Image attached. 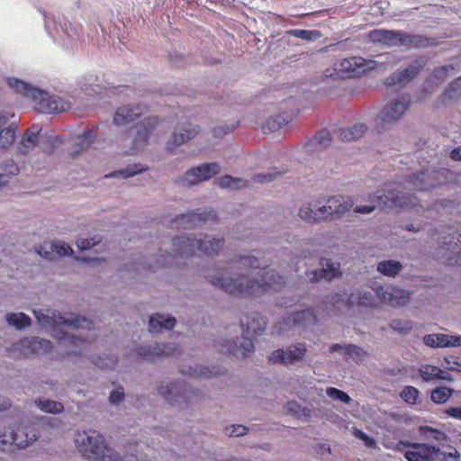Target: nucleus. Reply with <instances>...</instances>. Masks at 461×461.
<instances>
[{"mask_svg":"<svg viewBox=\"0 0 461 461\" xmlns=\"http://www.w3.org/2000/svg\"><path fill=\"white\" fill-rule=\"evenodd\" d=\"M279 172L275 171L274 173H267V174H257L254 176L255 181L259 183H267L274 180L277 175H279Z\"/></svg>","mask_w":461,"mask_h":461,"instance_id":"nucleus-63","label":"nucleus"},{"mask_svg":"<svg viewBox=\"0 0 461 461\" xmlns=\"http://www.w3.org/2000/svg\"><path fill=\"white\" fill-rule=\"evenodd\" d=\"M173 255L167 252L162 253L160 252L158 255V258L156 259L154 265L141 263L133 267L135 272H140L141 270H149L150 272H155L160 267H166L173 265Z\"/></svg>","mask_w":461,"mask_h":461,"instance_id":"nucleus-35","label":"nucleus"},{"mask_svg":"<svg viewBox=\"0 0 461 461\" xmlns=\"http://www.w3.org/2000/svg\"><path fill=\"white\" fill-rule=\"evenodd\" d=\"M41 131V128L38 125H32L28 129L19 142L18 152L27 155L33 150L40 141Z\"/></svg>","mask_w":461,"mask_h":461,"instance_id":"nucleus-28","label":"nucleus"},{"mask_svg":"<svg viewBox=\"0 0 461 461\" xmlns=\"http://www.w3.org/2000/svg\"><path fill=\"white\" fill-rule=\"evenodd\" d=\"M379 203L386 208L402 207L405 205V200L402 193L397 190H389L377 196Z\"/></svg>","mask_w":461,"mask_h":461,"instance_id":"nucleus-36","label":"nucleus"},{"mask_svg":"<svg viewBox=\"0 0 461 461\" xmlns=\"http://www.w3.org/2000/svg\"><path fill=\"white\" fill-rule=\"evenodd\" d=\"M323 202L327 203L321 206L327 208V219L332 215L339 218L348 212L354 205V202L351 198L345 199L341 195H333L327 200L323 198Z\"/></svg>","mask_w":461,"mask_h":461,"instance_id":"nucleus-25","label":"nucleus"},{"mask_svg":"<svg viewBox=\"0 0 461 461\" xmlns=\"http://www.w3.org/2000/svg\"><path fill=\"white\" fill-rule=\"evenodd\" d=\"M286 411L290 413L294 414L298 418L310 416V410L303 407L296 401H290L285 405Z\"/></svg>","mask_w":461,"mask_h":461,"instance_id":"nucleus-53","label":"nucleus"},{"mask_svg":"<svg viewBox=\"0 0 461 461\" xmlns=\"http://www.w3.org/2000/svg\"><path fill=\"white\" fill-rule=\"evenodd\" d=\"M423 343L432 348L459 347L461 346V335L428 334L423 337Z\"/></svg>","mask_w":461,"mask_h":461,"instance_id":"nucleus-26","label":"nucleus"},{"mask_svg":"<svg viewBox=\"0 0 461 461\" xmlns=\"http://www.w3.org/2000/svg\"><path fill=\"white\" fill-rule=\"evenodd\" d=\"M289 122L287 117H285L282 114L270 116L266 123L263 125L262 129L264 132H274L278 131L282 126L285 125Z\"/></svg>","mask_w":461,"mask_h":461,"instance_id":"nucleus-43","label":"nucleus"},{"mask_svg":"<svg viewBox=\"0 0 461 461\" xmlns=\"http://www.w3.org/2000/svg\"><path fill=\"white\" fill-rule=\"evenodd\" d=\"M76 445L82 456L94 461H123L113 449L107 447L105 439L96 430L78 432Z\"/></svg>","mask_w":461,"mask_h":461,"instance_id":"nucleus-5","label":"nucleus"},{"mask_svg":"<svg viewBox=\"0 0 461 461\" xmlns=\"http://www.w3.org/2000/svg\"><path fill=\"white\" fill-rule=\"evenodd\" d=\"M410 104L409 96L389 101L375 120L376 130L382 132L387 126L395 123L408 111Z\"/></svg>","mask_w":461,"mask_h":461,"instance_id":"nucleus-9","label":"nucleus"},{"mask_svg":"<svg viewBox=\"0 0 461 461\" xmlns=\"http://www.w3.org/2000/svg\"><path fill=\"white\" fill-rule=\"evenodd\" d=\"M217 221V213L215 211L197 209L195 211H189L185 213L177 215L172 221V224L183 229H192L198 226H203L208 222H214Z\"/></svg>","mask_w":461,"mask_h":461,"instance_id":"nucleus-13","label":"nucleus"},{"mask_svg":"<svg viewBox=\"0 0 461 461\" xmlns=\"http://www.w3.org/2000/svg\"><path fill=\"white\" fill-rule=\"evenodd\" d=\"M376 269L383 276L395 277L402 271V265L393 259L382 260L377 264Z\"/></svg>","mask_w":461,"mask_h":461,"instance_id":"nucleus-37","label":"nucleus"},{"mask_svg":"<svg viewBox=\"0 0 461 461\" xmlns=\"http://www.w3.org/2000/svg\"><path fill=\"white\" fill-rule=\"evenodd\" d=\"M218 184L221 188L240 189L246 185V181L242 178H237L230 175H225L219 178Z\"/></svg>","mask_w":461,"mask_h":461,"instance_id":"nucleus-46","label":"nucleus"},{"mask_svg":"<svg viewBox=\"0 0 461 461\" xmlns=\"http://www.w3.org/2000/svg\"><path fill=\"white\" fill-rule=\"evenodd\" d=\"M435 456H441L444 461H460V453L456 448L452 452H445L439 449V452H435Z\"/></svg>","mask_w":461,"mask_h":461,"instance_id":"nucleus-61","label":"nucleus"},{"mask_svg":"<svg viewBox=\"0 0 461 461\" xmlns=\"http://www.w3.org/2000/svg\"><path fill=\"white\" fill-rule=\"evenodd\" d=\"M248 432V428L243 425H231L229 428H226V435L229 437H241L246 435Z\"/></svg>","mask_w":461,"mask_h":461,"instance_id":"nucleus-60","label":"nucleus"},{"mask_svg":"<svg viewBox=\"0 0 461 461\" xmlns=\"http://www.w3.org/2000/svg\"><path fill=\"white\" fill-rule=\"evenodd\" d=\"M444 412L451 418L461 420V406L447 408Z\"/></svg>","mask_w":461,"mask_h":461,"instance_id":"nucleus-64","label":"nucleus"},{"mask_svg":"<svg viewBox=\"0 0 461 461\" xmlns=\"http://www.w3.org/2000/svg\"><path fill=\"white\" fill-rule=\"evenodd\" d=\"M435 45V40L424 35L404 32L403 47L422 49Z\"/></svg>","mask_w":461,"mask_h":461,"instance_id":"nucleus-34","label":"nucleus"},{"mask_svg":"<svg viewBox=\"0 0 461 461\" xmlns=\"http://www.w3.org/2000/svg\"><path fill=\"white\" fill-rule=\"evenodd\" d=\"M267 321L265 318L258 313L253 312L246 318V323L243 320L240 321V327L243 335L236 339H224L223 342L215 341V347L222 353L234 355L238 357H244L253 351L254 343L251 337L260 336L266 330Z\"/></svg>","mask_w":461,"mask_h":461,"instance_id":"nucleus-3","label":"nucleus"},{"mask_svg":"<svg viewBox=\"0 0 461 461\" xmlns=\"http://www.w3.org/2000/svg\"><path fill=\"white\" fill-rule=\"evenodd\" d=\"M215 287L236 296H259L269 289L279 290L285 285V277L275 269L267 268L255 256H239L227 267L215 269L206 276Z\"/></svg>","mask_w":461,"mask_h":461,"instance_id":"nucleus-1","label":"nucleus"},{"mask_svg":"<svg viewBox=\"0 0 461 461\" xmlns=\"http://www.w3.org/2000/svg\"><path fill=\"white\" fill-rule=\"evenodd\" d=\"M146 111L147 106L141 104L121 106L114 113L113 122L117 126L128 124L140 117Z\"/></svg>","mask_w":461,"mask_h":461,"instance_id":"nucleus-23","label":"nucleus"},{"mask_svg":"<svg viewBox=\"0 0 461 461\" xmlns=\"http://www.w3.org/2000/svg\"><path fill=\"white\" fill-rule=\"evenodd\" d=\"M320 264L321 266V268L306 272V276L311 282L330 281L340 275L339 265L332 262L330 259L321 258Z\"/></svg>","mask_w":461,"mask_h":461,"instance_id":"nucleus-19","label":"nucleus"},{"mask_svg":"<svg viewBox=\"0 0 461 461\" xmlns=\"http://www.w3.org/2000/svg\"><path fill=\"white\" fill-rule=\"evenodd\" d=\"M454 390L449 387H437L431 391L430 399L434 403L443 404L453 395Z\"/></svg>","mask_w":461,"mask_h":461,"instance_id":"nucleus-44","label":"nucleus"},{"mask_svg":"<svg viewBox=\"0 0 461 461\" xmlns=\"http://www.w3.org/2000/svg\"><path fill=\"white\" fill-rule=\"evenodd\" d=\"M34 316L42 328L53 326H65L77 330V333H68L61 329L54 330V337L58 339L60 348L65 349L67 355H79L85 346L95 342L94 334L89 330L92 323L85 317L74 313L62 314L58 311L34 310Z\"/></svg>","mask_w":461,"mask_h":461,"instance_id":"nucleus-2","label":"nucleus"},{"mask_svg":"<svg viewBox=\"0 0 461 461\" xmlns=\"http://www.w3.org/2000/svg\"><path fill=\"white\" fill-rule=\"evenodd\" d=\"M50 249L59 256H72L74 254L73 249L65 241L53 240L50 243Z\"/></svg>","mask_w":461,"mask_h":461,"instance_id":"nucleus-50","label":"nucleus"},{"mask_svg":"<svg viewBox=\"0 0 461 461\" xmlns=\"http://www.w3.org/2000/svg\"><path fill=\"white\" fill-rule=\"evenodd\" d=\"M199 132V127L191 122H181L175 129L171 138L167 142V148L172 151L178 146L194 138Z\"/></svg>","mask_w":461,"mask_h":461,"instance_id":"nucleus-18","label":"nucleus"},{"mask_svg":"<svg viewBox=\"0 0 461 461\" xmlns=\"http://www.w3.org/2000/svg\"><path fill=\"white\" fill-rule=\"evenodd\" d=\"M157 122L158 120L156 117H148L145 118L140 124H137L136 135L132 140V149L139 150L146 145L149 136L155 128Z\"/></svg>","mask_w":461,"mask_h":461,"instance_id":"nucleus-27","label":"nucleus"},{"mask_svg":"<svg viewBox=\"0 0 461 461\" xmlns=\"http://www.w3.org/2000/svg\"><path fill=\"white\" fill-rule=\"evenodd\" d=\"M8 86L17 94L31 98L37 110L42 113H59L70 108L71 103L58 95H50L49 92L35 87L23 80L9 77Z\"/></svg>","mask_w":461,"mask_h":461,"instance_id":"nucleus-4","label":"nucleus"},{"mask_svg":"<svg viewBox=\"0 0 461 461\" xmlns=\"http://www.w3.org/2000/svg\"><path fill=\"white\" fill-rule=\"evenodd\" d=\"M40 438L36 424L21 423L9 427L4 431L0 430V449L5 450V446L15 445L19 448H25Z\"/></svg>","mask_w":461,"mask_h":461,"instance_id":"nucleus-8","label":"nucleus"},{"mask_svg":"<svg viewBox=\"0 0 461 461\" xmlns=\"http://www.w3.org/2000/svg\"><path fill=\"white\" fill-rule=\"evenodd\" d=\"M148 169L147 167L141 164L130 165L125 168L115 170L110 174L105 175L106 178L121 177L123 179L134 176L140 173L145 172Z\"/></svg>","mask_w":461,"mask_h":461,"instance_id":"nucleus-39","label":"nucleus"},{"mask_svg":"<svg viewBox=\"0 0 461 461\" xmlns=\"http://www.w3.org/2000/svg\"><path fill=\"white\" fill-rule=\"evenodd\" d=\"M442 373V369L436 366L422 365L419 368V374L423 382H429L438 378V374Z\"/></svg>","mask_w":461,"mask_h":461,"instance_id":"nucleus-47","label":"nucleus"},{"mask_svg":"<svg viewBox=\"0 0 461 461\" xmlns=\"http://www.w3.org/2000/svg\"><path fill=\"white\" fill-rule=\"evenodd\" d=\"M2 167L4 171L9 176H16L20 172L19 167L12 158L4 160L2 163Z\"/></svg>","mask_w":461,"mask_h":461,"instance_id":"nucleus-57","label":"nucleus"},{"mask_svg":"<svg viewBox=\"0 0 461 461\" xmlns=\"http://www.w3.org/2000/svg\"><path fill=\"white\" fill-rule=\"evenodd\" d=\"M96 135L92 130H85L82 134L78 135L74 141L75 154H78L81 150L87 149L95 139Z\"/></svg>","mask_w":461,"mask_h":461,"instance_id":"nucleus-41","label":"nucleus"},{"mask_svg":"<svg viewBox=\"0 0 461 461\" xmlns=\"http://www.w3.org/2000/svg\"><path fill=\"white\" fill-rule=\"evenodd\" d=\"M390 328L401 334H407L412 330V324L405 320H393L389 324Z\"/></svg>","mask_w":461,"mask_h":461,"instance_id":"nucleus-54","label":"nucleus"},{"mask_svg":"<svg viewBox=\"0 0 461 461\" xmlns=\"http://www.w3.org/2000/svg\"><path fill=\"white\" fill-rule=\"evenodd\" d=\"M299 216L303 221L309 222L327 220V208L320 206L317 209H313L311 204H307L300 209Z\"/></svg>","mask_w":461,"mask_h":461,"instance_id":"nucleus-33","label":"nucleus"},{"mask_svg":"<svg viewBox=\"0 0 461 461\" xmlns=\"http://www.w3.org/2000/svg\"><path fill=\"white\" fill-rule=\"evenodd\" d=\"M428 61L429 58L426 55L415 58L405 68L392 73L385 80L386 85L390 86H405L417 77Z\"/></svg>","mask_w":461,"mask_h":461,"instance_id":"nucleus-10","label":"nucleus"},{"mask_svg":"<svg viewBox=\"0 0 461 461\" xmlns=\"http://www.w3.org/2000/svg\"><path fill=\"white\" fill-rule=\"evenodd\" d=\"M100 242H101V237L95 236V237L89 238V239H79L77 241V246L80 250L84 251V250H87V249L95 247V245L99 244Z\"/></svg>","mask_w":461,"mask_h":461,"instance_id":"nucleus-55","label":"nucleus"},{"mask_svg":"<svg viewBox=\"0 0 461 461\" xmlns=\"http://www.w3.org/2000/svg\"><path fill=\"white\" fill-rule=\"evenodd\" d=\"M420 392L411 385L405 386L400 393L401 398L409 404H415L419 398Z\"/></svg>","mask_w":461,"mask_h":461,"instance_id":"nucleus-52","label":"nucleus"},{"mask_svg":"<svg viewBox=\"0 0 461 461\" xmlns=\"http://www.w3.org/2000/svg\"><path fill=\"white\" fill-rule=\"evenodd\" d=\"M158 393L168 402L174 403L178 399L186 398V384L184 380H176L170 383L162 382L158 388Z\"/></svg>","mask_w":461,"mask_h":461,"instance_id":"nucleus-22","label":"nucleus"},{"mask_svg":"<svg viewBox=\"0 0 461 461\" xmlns=\"http://www.w3.org/2000/svg\"><path fill=\"white\" fill-rule=\"evenodd\" d=\"M369 38L373 42L381 43L387 47H403L404 32L376 29L369 32Z\"/></svg>","mask_w":461,"mask_h":461,"instance_id":"nucleus-20","label":"nucleus"},{"mask_svg":"<svg viewBox=\"0 0 461 461\" xmlns=\"http://www.w3.org/2000/svg\"><path fill=\"white\" fill-rule=\"evenodd\" d=\"M354 435L362 440L366 447L375 448L376 447V441L372 437L368 436L366 432L356 429Z\"/></svg>","mask_w":461,"mask_h":461,"instance_id":"nucleus-58","label":"nucleus"},{"mask_svg":"<svg viewBox=\"0 0 461 461\" xmlns=\"http://www.w3.org/2000/svg\"><path fill=\"white\" fill-rule=\"evenodd\" d=\"M36 8L43 16L45 31L54 41L68 47L77 39V29L64 17L47 12L41 6H36Z\"/></svg>","mask_w":461,"mask_h":461,"instance_id":"nucleus-7","label":"nucleus"},{"mask_svg":"<svg viewBox=\"0 0 461 461\" xmlns=\"http://www.w3.org/2000/svg\"><path fill=\"white\" fill-rule=\"evenodd\" d=\"M220 171L221 167L216 162L203 163L188 169L182 178V183L184 185H195L208 181Z\"/></svg>","mask_w":461,"mask_h":461,"instance_id":"nucleus-15","label":"nucleus"},{"mask_svg":"<svg viewBox=\"0 0 461 461\" xmlns=\"http://www.w3.org/2000/svg\"><path fill=\"white\" fill-rule=\"evenodd\" d=\"M214 372L211 370L207 366H201V367H190V375H197L200 377H212L213 375Z\"/></svg>","mask_w":461,"mask_h":461,"instance_id":"nucleus-62","label":"nucleus"},{"mask_svg":"<svg viewBox=\"0 0 461 461\" xmlns=\"http://www.w3.org/2000/svg\"><path fill=\"white\" fill-rule=\"evenodd\" d=\"M345 302L348 308H371L375 304V297L374 294L367 291H356L349 295L336 294V302Z\"/></svg>","mask_w":461,"mask_h":461,"instance_id":"nucleus-21","label":"nucleus"},{"mask_svg":"<svg viewBox=\"0 0 461 461\" xmlns=\"http://www.w3.org/2000/svg\"><path fill=\"white\" fill-rule=\"evenodd\" d=\"M180 348L176 343H155L154 345L140 346L136 349L137 355L149 362L161 357H171L180 354Z\"/></svg>","mask_w":461,"mask_h":461,"instance_id":"nucleus-16","label":"nucleus"},{"mask_svg":"<svg viewBox=\"0 0 461 461\" xmlns=\"http://www.w3.org/2000/svg\"><path fill=\"white\" fill-rule=\"evenodd\" d=\"M5 320L10 326L22 330L32 324L31 318L23 312H9L5 315Z\"/></svg>","mask_w":461,"mask_h":461,"instance_id":"nucleus-40","label":"nucleus"},{"mask_svg":"<svg viewBox=\"0 0 461 461\" xmlns=\"http://www.w3.org/2000/svg\"><path fill=\"white\" fill-rule=\"evenodd\" d=\"M36 406L42 411L50 414H59L65 411L64 405L58 401L38 397L35 399Z\"/></svg>","mask_w":461,"mask_h":461,"instance_id":"nucleus-38","label":"nucleus"},{"mask_svg":"<svg viewBox=\"0 0 461 461\" xmlns=\"http://www.w3.org/2000/svg\"><path fill=\"white\" fill-rule=\"evenodd\" d=\"M16 347L22 354L28 356L30 354H41L51 350L52 344L50 340L33 337L21 340Z\"/></svg>","mask_w":461,"mask_h":461,"instance_id":"nucleus-24","label":"nucleus"},{"mask_svg":"<svg viewBox=\"0 0 461 461\" xmlns=\"http://www.w3.org/2000/svg\"><path fill=\"white\" fill-rule=\"evenodd\" d=\"M429 178V170H422L409 175L406 184L411 189L426 190L434 186Z\"/></svg>","mask_w":461,"mask_h":461,"instance_id":"nucleus-31","label":"nucleus"},{"mask_svg":"<svg viewBox=\"0 0 461 461\" xmlns=\"http://www.w3.org/2000/svg\"><path fill=\"white\" fill-rule=\"evenodd\" d=\"M176 322V318L173 316L156 313L150 316L149 327L151 332H158L160 329L172 330Z\"/></svg>","mask_w":461,"mask_h":461,"instance_id":"nucleus-32","label":"nucleus"},{"mask_svg":"<svg viewBox=\"0 0 461 461\" xmlns=\"http://www.w3.org/2000/svg\"><path fill=\"white\" fill-rule=\"evenodd\" d=\"M307 351L308 347L306 343L297 342L286 348L274 350L270 354L268 360L272 364L289 366L302 361L305 357Z\"/></svg>","mask_w":461,"mask_h":461,"instance_id":"nucleus-12","label":"nucleus"},{"mask_svg":"<svg viewBox=\"0 0 461 461\" xmlns=\"http://www.w3.org/2000/svg\"><path fill=\"white\" fill-rule=\"evenodd\" d=\"M404 446L411 447L413 450L404 453L407 461H434L435 452H439V447L427 443L402 442Z\"/></svg>","mask_w":461,"mask_h":461,"instance_id":"nucleus-17","label":"nucleus"},{"mask_svg":"<svg viewBox=\"0 0 461 461\" xmlns=\"http://www.w3.org/2000/svg\"><path fill=\"white\" fill-rule=\"evenodd\" d=\"M223 245L221 237H211L200 234L199 237L194 234L182 235L175 238L172 241V250L175 256L188 258L200 251L206 255H216Z\"/></svg>","mask_w":461,"mask_h":461,"instance_id":"nucleus-6","label":"nucleus"},{"mask_svg":"<svg viewBox=\"0 0 461 461\" xmlns=\"http://www.w3.org/2000/svg\"><path fill=\"white\" fill-rule=\"evenodd\" d=\"M317 322V316L312 308H307L296 312L290 316L283 319L276 326V332L282 334L288 332L290 328L298 327L303 330L315 325Z\"/></svg>","mask_w":461,"mask_h":461,"instance_id":"nucleus-14","label":"nucleus"},{"mask_svg":"<svg viewBox=\"0 0 461 461\" xmlns=\"http://www.w3.org/2000/svg\"><path fill=\"white\" fill-rule=\"evenodd\" d=\"M344 354L347 356V359L351 358L356 364L364 361L367 356L366 351L355 344L345 345Z\"/></svg>","mask_w":461,"mask_h":461,"instance_id":"nucleus-42","label":"nucleus"},{"mask_svg":"<svg viewBox=\"0 0 461 461\" xmlns=\"http://www.w3.org/2000/svg\"><path fill=\"white\" fill-rule=\"evenodd\" d=\"M97 366L104 369H113L117 364V359L113 356L100 357L98 361L95 363Z\"/></svg>","mask_w":461,"mask_h":461,"instance_id":"nucleus-56","label":"nucleus"},{"mask_svg":"<svg viewBox=\"0 0 461 461\" xmlns=\"http://www.w3.org/2000/svg\"><path fill=\"white\" fill-rule=\"evenodd\" d=\"M124 399V389L122 386H118L111 391L109 395V402L112 404H118Z\"/></svg>","mask_w":461,"mask_h":461,"instance_id":"nucleus-59","label":"nucleus"},{"mask_svg":"<svg viewBox=\"0 0 461 461\" xmlns=\"http://www.w3.org/2000/svg\"><path fill=\"white\" fill-rule=\"evenodd\" d=\"M326 394L330 399L339 401L343 403L349 404L352 402V398L347 393L336 387H328L326 389Z\"/></svg>","mask_w":461,"mask_h":461,"instance_id":"nucleus-51","label":"nucleus"},{"mask_svg":"<svg viewBox=\"0 0 461 461\" xmlns=\"http://www.w3.org/2000/svg\"><path fill=\"white\" fill-rule=\"evenodd\" d=\"M289 34L302 39L307 41H313L318 40L321 33L317 30H303V29H294L289 32Z\"/></svg>","mask_w":461,"mask_h":461,"instance_id":"nucleus-48","label":"nucleus"},{"mask_svg":"<svg viewBox=\"0 0 461 461\" xmlns=\"http://www.w3.org/2000/svg\"><path fill=\"white\" fill-rule=\"evenodd\" d=\"M330 144V133L327 129H322L305 144V149L309 153L321 150Z\"/></svg>","mask_w":461,"mask_h":461,"instance_id":"nucleus-30","label":"nucleus"},{"mask_svg":"<svg viewBox=\"0 0 461 461\" xmlns=\"http://www.w3.org/2000/svg\"><path fill=\"white\" fill-rule=\"evenodd\" d=\"M366 131V124L364 122H358L350 128H339L333 131V135L342 141H350L358 140Z\"/></svg>","mask_w":461,"mask_h":461,"instance_id":"nucleus-29","label":"nucleus"},{"mask_svg":"<svg viewBox=\"0 0 461 461\" xmlns=\"http://www.w3.org/2000/svg\"><path fill=\"white\" fill-rule=\"evenodd\" d=\"M420 433L424 438L428 440L431 439L436 441H441L446 438V434L443 431H440L429 426H420Z\"/></svg>","mask_w":461,"mask_h":461,"instance_id":"nucleus-49","label":"nucleus"},{"mask_svg":"<svg viewBox=\"0 0 461 461\" xmlns=\"http://www.w3.org/2000/svg\"><path fill=\"white\" fill-rule=\"evenodd\" d=\"M16 130V125L13 123L0 131V149H5L14 142Z\"/></svg>","mask_w":461,"mask_h":461,"instance_id":"nucleus-45","label":"nucleus"},{"mask_svg":"<svg viewBox=\"0 0 461 461\" xmlns=\"http://www.w3.org/2000/svg\"><path fill=\"white\" fill-rule=\"evenodd\" d=\"M375 61L362 57L353 56L341 59L335 64V69L341 77H360L366 71L375 68Z\"/></svg>","mask_w":461,"mask_h":461,"instance_id":"nucleus-11","label":"nucleus"}]
</instances>
